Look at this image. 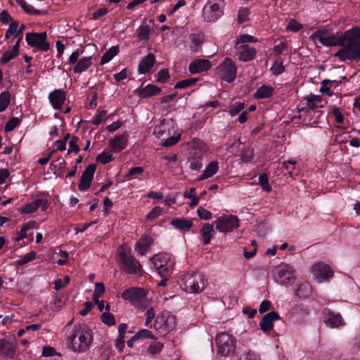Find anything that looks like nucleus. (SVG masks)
Returning <instances> with one entry per match:
<instances>
[{
	"label": "nucleus",
	"mask_w": 360,
	"mask_h": 360,
	"mask_svg": "<svg viewBox=\"0 0 360 360\" xmlns=\"http://www.w3.org/2000/svg\"><path fill=\"white\" fill-rule=\"evenodd\" d=\"M312 38L326 46H336L342 42V48L335 55L342 61L360 60V27L346 31L341 41L335 35L323 30L314 32Z\"/></svg>",
	"instance_id": "obj_1"
},
{
	"label": "nucleus",
	"mask_w": 360,
	"mask_h": 360,
	"mask_svg": "<svg viewBox=\"0 0 360 360\" xmlns=\"http://www.w3.org/2000/svg\"><path fill=\"white\" fill-rule=\"evenodd\" d=\"M92 330L85 324L75 326L71 335L68 338V347L75 353H83L91 347L93 342Z\"/></svg>",
	"instance_id": "obj_2"
},
{
	"label": "nucleus",
	"mask_w": 360,
	"mask_h": 360,
	"mask_svg": "<svg viewBox=\"0 0 360 360\" xmlns=\"http://www.w3.org/2000/svg\"><path fill=\"white\" fill-rule=\"evenodd\" d=\"M153 134L164 142L165 147L176 144L181 139V134L177 132V124L173 119H163L156 125Z\"/></svg>",
	"instance_id": "obj_3"
},
{
	"label": "nucleus",
	"mask_w": 360,
	"mask_h": 360,
	"mask_svg": "<svg viewBox=\"0 0 360 360\" xmlns=\"http://www.w3.org/2000/svg\"><path fill=\"white\" fill-rule=\"evenodd\" d=\"M272 278L278 285L290 286L296 279L295 270L290 264L281 263L273 269Z\"/></svg>",
	"instance_id": "obj_4"
},
{
	"label": "nucleus",
	"mask_w": 360,
	"mask_h": 360,
	"mask_svg": "<svg viewBox=\"0 0 360 360\" xmlns=\"http://www.w3.org/2000/svg\"><path fill=\"white\" fill-rule=\"evenodd\" d=\"M215 344L217 355L228 357L236 351V339L229 333L220 332L216 335Z\"/></svg>",
	"instance_id": "obj_5"
},
{
	"label": "nucleus",
	"mask_w": 360,
	"mask_h": 360,
	"mask_svg": "<svg viewBox=\"0 0 360 360\" xmlns=\"http://www.w3.org/2000/svg\"><path fill=\"white\" fill-rule=\"evenodd\" d=\"M179 285L188 293H198L205 289L206 281L200 274H186L181 278Z\"/></svg>",
	"instance_id": "obj_6"
},
{
	"label": "nucleus",
	"mask_w": 360,
	"mask_h": 360,
	"mask_svg": "<svg viewBox=\"0 0 360 360\" xmlns=\"http://www.w3.org/2000/svg\"><path fill=\"white\" fill-rule=\"evenodd\" d=\"M124 300H129L136 308L146 309L151 306V299L147 297V292L141 288L125 290L122 295Z\"/></svg>",
	"instance_id": "obj_7"
},
{
	"label": "nucleus",
	"mask_w": 360,
	"mask_h": 360,
	"mask_svg": "<svg viewBox=\"0 0 360 360\" xmlns=\"http://www.w3.org/2000/svg\"><path fill=\"white\" fill-rule=\"evenodd\" d=\"M224 14L222 0H208L202 8V18L207 22H214Z\"/></svg>",
	"instance_id": "obj_8"
},
{
	"label": "nucleus",
	"mask_w": 360,
	"mask_h": 360,
	"mask_svg": "<svg viewBox=\"0 0 360 360\" xmlns=\"http://www.w3.org/2000/svg\"><path fill=\"white\" fill-rule=\"evenodd\" d=\"M153 326L157 333L165 335L175 328V316L169 311H164L156 316Z\"/></svg>",
	"instance_id": "obj_9"
},
{
	"label": "nucleus",
	"mask_w": 360,
	"mask_h": 360,
	"mask_svg": "<svg viewBox=\"0 0 360 360\" xmlns=\"http://www.w3.org/2000/svg\"><path fill=\"white\" fill-rule=\"evenodd\" d=\"M84 53V49H77L69 56L68 63L74 65L72 70L75 74H81L87 70L92 65V56H84L79 59Z\"/></svg>",
	"instance_id": "obj_10"
},
{
	"label": "nucleus",
	"mask_w": 360,
	"mask_h": 360,
	"mask_svg": "<svg viewBox=\"0 0 360 360\" xmlns=\"http://www.w3.org/2000/svg\"><path fill=\"white\" fill-rule=\"evenodd\" d=\"M237 68L229 58H225L216 68L217 75L226 82H233L236 77Z\"/></svg>",
	"instance_id": "obj_11"
},
{
	"label": "nucleus",
	"mask_w": 360,
	"mask_h": 360,
	"mask_svg": "<svg viewBox=\"0 0 360 360\" xmlns=\"http://www.w3.org/2000/svg\"><path fill=\"white\" fill-rule=\"evenodd\" d=\"M151 262L160 276L166 277L172 273L173 262L171 261L169 255L166 253L155 255L151 259Z\"/></svg>",
	"instance_id": "obj_12"
},
{
	"label": "nucleus",
	"mask_w": 360,
	"mask_h": 360,
	"mask_svg": "<svg viewBox=\"0 0 360 360\" xmlns=\"http://www.w3.org/2000/svg\"><path fill=\"white\" fill-rule=\"evenodd\" d=\"M216 229L220 233L231 232L239 226V219L234 215H222L214 221Z\"/></svg>",
	"instance_id": "obj_13"
},
{
	"label": "nucleus",
	"mask_w": 360,
	"mask_h": 360,
	"mask_svg": "<svg viewBox=\"0 0 360 360\" xmlns=\"http://www.w3.org/2000/svg\"><path fill=\"white\" fill-rule=\"evenodd\" d=\"M120 257L123 264V269L127 274H140L141 266L139 262L127 252L123 247L119 248Z\"/></svg>",
	"instance_id": "obj_14"
},
{
	"label": "nucleus",
	"mask_w": 360,
	"mask_h": 360,
	"mask_svg": "<svg viewBox=\"0 0 360 360\" xmlns=\"http://www.w3.org/2000/svg\"><path fill=\"white\" fill-rule=\"evenodd\" d=\"M46 32H29L25 35V40L28 45L41 51H47L49 44L46 41Z\"/></svg>",
	"instance_id": "obj_15"
},
{
	"label": "nucleus",
	"mask_w": 360,
	"mask_h": 360,
	"mask_svg": "<svg viewBox=\"0 0 360 360\" xmlns=\"http://www.w3.org/2000/svg\"><path fill=\"white\" fill-rule=\"evenodd\" d=\"M311 273L313 278L319 283L326 281L333 276V271L330 266L323 263L313 265Z\"/></svg>",
	"instance_id": "obj_16"
},
{
	"label": "nucleus",
	"mask_w": 360,
	"mask_h": 360,
	"mask_svg": "<svg viewBox=\"0 0 360 360\" xmlns=\"http://www.w3.org/2000/svg\"><path fill=\"white\" fill-rule=\"evenodd\" d=\"M47 207V200L44 198H39L22 205L20 209V212L23 214H32L39 209L44 212L46 210Z\"/></svg>",
	"instance_id": "obj_17"
},
{
	"label": "nucleus",
	"mask_w": 360,
	"mask_h": 360,
	"mask_svg": "<svg viewBox=\"0 0 360 360\" xmlns=\"http://www.w3.org/2000/svg\"><path fill=\"white\" fill-rule=\"evenodd\" d=\"M128 134L127 133L115 136L108 141V147L112 153H119L124 150L128 143Z\"/></svg>",
	"instance_id": "obj_18"
},
{
	"label": "nucleus",
	"mask_w": 360,
	"mask_h": 360,
	"mask_svg": "<svg viewBox=\"0 0 360 360\" xmlns=\"http://www.w3.org/2000/svg\"><path fill=\"white\" fill-rule=\"evenodd\" d=\"M96 166L94 164L89 165L83 172L80 179L79 188L80 191H86L91 186L94 173L96 172Z\"/></svg>",
	"instance_id": "obj_19"
},
{
	"label": "nucleus",
	"mask_w": 360,
	"mask_h": 360,
	"mask_svg": "<svg viewBox=\"0 0 360 360\" xmlns=\"http://www.w3.org/2000/svg\"><path fill=\"white\" fill-rule=\"evenodd\" d=\"M49 102L55 110H60L65 103V92L60 89H55L49 94Z\"/></svg>",
	"instance_id": "obj_20"
},
{
	"label": "nucleus",
	"mask_w": 360,
	"mask_h": 360,
	"mask_svg": "<svg viewBox=\"0 0 360 360\" xmlns=\"http://www.w3.org/2000/svg\"><path fill=\"white\" fill-rule=\"evenodd\" d=\"M236 55L240 60L247 62L252 60L255 58L256 50L254 47L249 45H241L236 48Z\"/></svg>",
	"instance_id": "obj_21"
},
{
	"label": "nucleus",
	"mask_w": 360,
	"mask_h": 360,
	"mask_svg": "<svg viewBox=\"0 0 360 360\" xmlns=\"http://www.w3.org/2000/svg\"><path fill=\"white\" fill-rule=\"evenodd\" d=\"M212 67L209 60L205 58H199L193 60L189 66L188 70L191 74H198L204 71H207Z\"/></svg>",
	"instance_id": "obj_22"
},
{
	"label": "nucleus",
	"mask_w": 360,
	"mask_h": 360,
	"mask_svg": "<svg viewBox=\"0 0 360 360\" xmlns=\"http://www.w3.org/2000/svg\"><path fill=\"white\" fill-rule=\"evenodd\" d=\"M279 319L278 314L275 311L266 314L262 319L259 326L264 333H269L274 327L275 321Z\"/></svg>",
	"instance_id": "obj_23"
},
{
	"label": "nucleus",
	"mask_w": 360,
	"mask_h": 360,
	"mask_svg": "<svg viewBox=\"0 0 360 360\" xmlns=\"http://www.w3.org/2000/svg\"><path fill=\"white\" fill-rule=\"evenodd\" d=\"M16 345L14 342L5 339H0V355L10 359L13 358L15 353Z\"/></svg>",
	"instance_id": "obj_24"
},
{
	"label": "nucleus",
	"mask_w": 360,
	"mask_h": 360,
	"mask_svg": "<svg viewBox=\"0 0 360 360\" xmlns=\"http://www.w3.org/2000/svg\"><path fill=\"white\" fill-rule=\"evenodd\" d=\"M153 242V238L150 236H143L136 243L135 250L139 255H143L148 250L150 245Z\"/></svg>",
	"instance_id": "obj_25"
},
{
	"label": "nucleus",
	"mask_w": 360,
	"mask_h": 360,
	"mask_svg": "<svg viewBox=\"0 0 360 360\" xmlns=\"http://www.w3.org/2000/svg\"><path fill=\"white\" fill-rule=\"evenodd\" d=\"M200 235L203 244L208 245L215 235L213 224H205L200 230Z\"/></svg>",
	"instance_id": "obj_26"
},
{
	"label": "nucleus",
	"mask_w": 360,
	"mask_h": 360,
	"mask_svg": "<svg viewBox=\"0 0 360 360\" xmlns=\"http://www.w3.org/2000/svg\"><path fill=\"white\" fill-rule=\"evenodd\" d=\"M219 170V162L216 160L210 162L205 168L202 174L198 177V181H202L213 176Z\"/></svg>",
	"instance_id": "obj_27"
},
{
	"label": "nucleus",
	"mask_w": 360,
	"mask_h": 360,
	"mask_svg": "<svg viewBox=\"0 0 360 360\" xmlns=\"http://www.w3.org/2000/svg\"><path fill=\"white\" fill-rule=\"evenodd\" d=\"M154 63V56L151 53L148 54L141 60L139 65V72L140 74H146L148 72L153 68Z\"/></svg>",
	"instance_id": "obj_28"
},
{
	"label": "nucleus",
	"mask_w": 360,
	"mask_h": 360,
	"mask_svg": "<svg viewBox=\"0 0 360 360\" xmlns=\"http://www.w3.org/2000/svg\"><path fill=\"white\" fill-rule=\"evenodd\" d=\"M170 224L174 228L180 231H188L193 225L191 220L184 218L174 219Z\"/></svg>",
	"instance_id": "obj_29"
},
{
	"label": "nucleus",
	"mask_w": 360,
	"mask_h": 360,
	"mask_svg": "<svg viewBox=\"0 0 360 360\" xmlns=\"http://www.w3.org/2000/svg\"><path fill=\"white\" fill-rule=\"evenodd\" d=\"M306 107L309 110L323 108L322 97L319 95H310L305 97Z\"/></svg>",
	"instance_id": "obj_30"
},
{
	"label": "nucleus",
	"mask_w": 360,
	"mask_h": 360,
	"mask_svg": "<svg viewBox=\"0 0 360 360\" xmlns=\"http://www.w3.org/2000/svg\"><path fill=\"white\" fill-rule=\"evenodd\" d=\"M325 323L328 326L333 328L344 325L342 316L339 314H329L325 318Z\"/></svg>",
	"instance_id": "obj_31"
},
{
	"label": "nucleus",
	"mask_w": 360,
	"mask_h": 360,
	"mask_svg": "<svg viewBox=\"0 0 360 360\" xmlns=\"http://www.w3.org/2000/svg\"><path fill=\"white\" fill-rule=\"evenodd\" d=\"M37 227V223L34 221H29L24 224L21 227L19 232L17 233V236L15 238V241H20L27 238V232L30 229H35Z\"/></svg>",
	"instance_id": "obj_32"
},
{
	"label": "nucleus",
	"mask_w": 360,
	"mask_h": 360,
	"mask_svg": "<svg viewBox=\"0 0 360 360\" xmlns=\"http://www.w3.org/2000/svg\"><path fill=\"white\" fill-rule=\"evenodd\" d=\"M274 89L271 86L262 85L255 93V97L257 99L267 98L272 96Z\"/></svg>",
	"instance_id": "obj_33"
},
{
	"label": "nucleus",
	"mask_w": 360,
	"mask_h": 360,
	"mask_svg": "<svg viewBox=\"0 0 360 360\" xmlns=\"http://www.w3.org/2000/svg\"><path fill=\"white\" fill-rule=\"evenodd\" d=\"M120 48L118 46L110 47L101 57L100 65H103L109 63L119 53Z\"/></svg>",
	"instance_id": "obj_34"
},
{
	"label": "nucleus",
	"mask_w": 360,
	"mask_h": 360,
	"mask_svg": "<svg viewBox=\"0 0 360 360\" xmlns=\"http://www.w3.org/2000/svg\"><path fill=\"white\" fill-rule=\"evenodd\" d=\"M16 2L28 14L39 15L43 13V11L34 8L32 5L27 4L25 0H16Z\"/></svg>",
	"instance_id": "obj_35"
},
{
	"label": "nucleus",
	"mask_w": 360,
	"mask_h": 360,
	"mask_svg": "<svg viewBox=\"0 0 360 360\" xmlns=\"http://www.w3.org/2000/svg\"><path fill=\"white\" fill-rule=\"evenodd\" d=\"M160 91L161 89L155 85L148 84L141 91L140 95L143 98H146L158 94Z\"/></svg>",
	"instance_id": "obj_36"
},
{
	"label": "nucleus",
	"mask_w": 360,
	"mask_h": 360,
	"mask_svg": "<svg viewBox=\"0 0 360 360\" xmlns=\"http://www.w3.org/2000/svg\"><path fill=\"white\" fill-rule=\"evenodd\" d=\"M11 103V93L8 91L0 94V112H4Z\"/></svg>",
	"instance_id": "obj_37"
},
{
	"label": "nucleus",
	"mask_w": 360,
	"mask_h": 360,
	"mask_svg": "<svg viewBox=\"0 0 360 360\" xmlns=\"http://www.w3.org/2000/svg\"><path fill=\"white\" fill-rule=\"evenodd\" d=\"M311 293V286L309 283L303 282L296 290V295L300 297H306Z\"/></svg>",
	"instance_id": "obj_38"
},
{
	"label": "nucleus",
	"mask_w": 360,
	"mask_h": 360,
	"mask_svg": "<svg viewBox=\"0 0 360 360\" xmlns=\"http://www.w3.org/2000/svg\"><path fill=\"white\" fill-rule=\"evenodd\" d=\"M19 52L17 51L16 47H11V49L7 50L1 56L0 60L2 63H6L18 55Z\"/></svg>",
	"instance_id": "obj_39"
},
{
	"label": "nucleus",
	"mask_w": 360,
	"mask_h": 360,
	"mask_svg": "<svg viewBox=\"0 0 360 360\" xmlns=\"http://www.w3.org/2000/svg\"><path fill=\"white\" fill-rule=\"evenodd\" d=\"M96 161L103 165L108 164L112 162L114 158L111 154V151L103 150L102 153L98 154L96 158Z\"/></svg>",
	"instance_id": "obj_40"
},
{
	"label": "nucleus",
	"mask_w": 360,
	"mask_h": 360,
	"mask_svg": "<svg viewBox=\"0 0 360 360\" xmlns=\"http://www.w3.org/2000/svg\"><path fill=\"white\" fill-rule=\"evenodd\" d=\"M36 252L34 251H30V252L21 256L18 260L15 261L17 265L22 266L28 262L34 260L36 258Z\"/></svg>",
	"instance_id": "obj_41"
},
{
	"label": "nucleus",
	"mask_w": 360,
	"mask_h": 360,
	"mask_svg": "<svg viewBox=\"0 0 360 360\" xmlns=\"http://www.w3.org/2000/svg\"><path fill=\"white\" fill-rule=\"evenodd\" d=\"M144 316H146V321H145V326L151 328L152 327V321L155 319V311L153 307H150L149 308L146 309V311L144 314Z\"/></svg>",
	"instance_id": "obj_42"
},
{
	"label": "nucleus",
	"mask_w": 360,
	"mask_h": 360,
	"mask_svg": "<svg viewBox=\"0 0 360 360\" xmlns=\"http://www.w3.org/2000/svg\"><path fill=\"white\" fill-rule=\"evenodd\" d=\"M244 102H237L230 106L229 113L231 117H234L240 113L245 108Z\"/></svg>",
	"instance_id": "obj_43"
},
{
	"label": "nucleus",
	"mask_w": 360,
	"mask_h": 360,
	"mask_svg": "<svg viewBox=\"0 0 360 360\" xmlns=\"http://www.w3.org/2000/svg\"><path fill=\"white\" fill-rule=\"evenodd\" d=\"M198 79L197 78H190L187 79H184L178 82L175 86V89H185L188 86H191L195 84L197 82Z\"/></svg>",
	"instance_id": "obj_44"
},
{
	"label": "nucleus",
	"mask_w": 360,
	"mask_h": 360,
	"mask_svg": "<svg viewBox=\"0 0 360 360\" xmlns=\"http://www.w3.org/2000/svg\"><path fill=\"white\" fill-rule=\"evenodd\" d=\"M163 208L159 206L154 207L147 214V220H153L163 214Z\"/></svg>",
	"instance_id": "obj_45"
},
{
	"label": "nucleus",
	"mask_w": 360,
	"mask_h": 360,
	"mask_svg": "<svg viewBox=\"0 0 360 360\" xmlns=\"http://www.w3.org/2000/svg\"><path fill=\"white\" fill-rule=\"evenodd\" d=\"M102 322L107 326H114L115 324V317L110 312H104L101 316Z\"/></svg>",
	"instance_id": "obj_46"
},
{
	"label": "nucleus",
	"mask_w": 360,
	"mask_h": 360,
	"mask_svg": "<svg viewBox=\"0 0 360 360\" xmlns=\"http://www.w3.org/2000/svg\"><path fill=\"white\" fill-rule=\"evenodd\" d=\"M19 24L17 21H13L9 25L5 34V39H9L13 36L15 37L16 30L18 28Z\"/></svg>",
	"instance_id": "obj_47"
},
{
	"label": "nucleus",
	"mask_w": 360,
	"mask_h": 360,
	"mask_svg": "<svg viewBox=\"0 0 360 360\" xmlns=\"http://www.w3.org/2000/svg\"><path fill=\"white\" fill-rule=\"evenodd\" d=\"M259 184L264 191L270 192L271 190V186L269 184L268 176L266 174H262L259 177Z\"/></svg>",
	"instance_id": "obj_48"
},
{
	"label": "nucleus",
	"mask_w": 360,
	"mask_h": 360,
	"mask_svg": "<svg viewBox=\"0 0 360 360\" xmlns=\"http://www.w3.org/2000/svg\"><path fill=\"white\" fill-rule=\"evenodd\" d=\"M105 291V286L103 283H96L93 295V300L98 301V299L103 294Z\"/></svg>",
	"instance_id": "obj_49"
},
{
	"label": "nucleus",
	"mask_w": 360,
	"mask_h": 360,
	"mask_svg": "<svg viewBox=\"0 0 360 360\" xmlns=\"http://www.w3.org/2000/svg\"><path fill=\"white\" fill-rule=\"evenodd\" d=\"M303 27L302 25L295 19H291L286 26V30L292 32H298Z\"/></svg>",
	"instance_id": "obj_50"
},
{
	"label": "nucleus",
	"mask_w": 360,
	"mask_h": 360,
	"mask_svg": "<svg viewBox=\"0 0 360 360\" xmlns=\"http://www.w3.org/2000/svg\"><path fill=\"white\" fill-rule=\"evenodd\" d=\"M150 27L148 26L140 27L138 32V38L140 40H148L150 36Z\"/></svg>",
	"instance_id": "obj_51"
},
{
	"label": "nucleus",
	"mask_w": 360,
	"mask_h": 360,
	"mask_svg": "<svg viewBox=\"0 0 360 360\" xmlns=\"http://www.w3.org/2000/svg\"><path fill=\"white\" fill-rule=\"evenodd\" d=\"M106 120V111L101 110L98 112L93 118L91 122L94 125H98Z\"/></svg>",
	"instance_id": "obj_52"
},
{
	"label": "nucleus",
	"mask_w": 360,
	"mask_h": 360,
	"mask_svg": "<svg viewBox=\"0 0 360 360\" xmlns=\"http://www.w3.org/2000/svg\"><path fill=\"white\" fill-rule=\"evenodd\" d=\"M250 10L248 8H240L238 13V21L240 23L245 22L248 19Z\"/></svg>",
	"instance_id": "obj_53"
},
{
	"label": "nucleus",
	"mask_w": 360,
	"mask_h": 360,
	"mask_svg": "<svg viewBox=\"0 0 360 360\" xmlns=\"http://www.w3.org/2000/svg\"><path fill=\"white\" fill-rule=\"evenodd\" d=\"M19 124L20 120L18 117H12L6 122L5 125V130L6 131H11Z\"/></svg>",
	"instance_id": "obj_54"
},
{
	"label": "nucleus",
	"mask_w": 360,
	"mask_h": 360,
	"mask_svg": "<svg viewBox=\"0 0 360 360\" xmlns=\"http://www.w3.org/2000/svg\"><path fill=\"white\" fill-rule=\"evenodd\" d=\"M197 214H198V216L201 219H203V220H208V219H210L212 217V213L209 210L205 209L204 207H202L201 206L198 208Z\"/></svg>",
	"instance_id": "obj_55"
},
{
	"label": "nucleus",
	"mask_w": 360,
	"mask_h": 360,
	"mask_svg": "<svg viewBox=\"0 0 360 360\" xmlns=\"http://www.w3.org/2000/svg\"><path fill=\"white\" fill-rule=\"evenodd\" d=\"M163 348V344L160 342H154L148 347V352L151 354H158L162 351Z\"/></svg>",
	"instance_id": "obj_56"
},
{
	"label": "nucleus",
	"mask_w": 360,
	"mask_h": 360,
	"mask_svg": "<svg viewBox=\"0 0 360 360\" xmlns=\"http://www.w3.org/2000/svg\"><path fill=\"white\" fill-rule=\"evenodd\" d=\"M240 360H261V359L259 354L252 351H248L242 355Z\"/></svg>",
	"instance_id": "obj_57"
},
{
	"label": "nucleus",
	"mask_w": 360,
	"mask_h": 360,
	"mask_svg": "<svg viewBox=\"0 0 360 360\" xmlns=\"http://www.w3.org/2000/svg\"><path fill=\"white\" fill-rule=\"evenodd\" d=\"M330 113L334 116L336 122L342 124L344 122V116L340 112V108L338 107H333L331 110Z\"/></svg>",
	"instance_id": "obj_58"
},
{
	"label": "nucleus",
	"mask_w": 360,
	"mask_h": 360,
	"mask_svg": "<svg viewBox=\"0 0 360 360\" xmlns=\"http://www.w3.org/2000/svg\"><path fill=\"white\" fill-rule=\"evenodd\" d=\"M257 39L255 38L252 35H249L247 34L240 35L236 41V43L238 44L240 43L244 42H257Z\"/></svg>",
	"instance_id": "obj_59"
},
{
	"label": "nucleus",
	"mask_w": 360,
	"mask_h": 360,
	"mask_svg": "<svg viewBox=\"0 0 360 360\" xmlns=\"http://www.w3.org/2000/svg\"><path fill=\"white\" fill-rule=\"evenodd\" d=\"M157 76L158 82L165 83L169 79V74L167 69H162L159 71Z\"/></svg>",
	"instance_id": "obj_60"
},
{
	"label": "nucleus",
	"mask_w": 360,
	"mask_h": 360,
	"mask_svg": "<svg viewBox=\"0 0 360 360\" xmlns=\"http://www.w3.org/2000/svg\"><path fill=\"white\" fill-rule=\"evenodd\" d=\"M136 335L138 338H148V339H154L155 336L153 335L152 332L149 331L147 329H142L139 330Z\"/></svg>",
	"instance_id": "obj_61"
},
{
	"label": "nucleus",
	"mask_w": 360,
	"mask_h": 360,
	"mask_svg": "<svg viewBox=\"0 0 360 360\" xmlns=\"http://www.w3.org/2000/svg\"><path fill=\"white\" fill-rule=\"evenodd\" d=\"M129 75V71L127 68L122 70L120 72L114 75V78L116 82H121L125 79Z\"/></svg>",
	"instance_id": "obj_62"
},
{
	"label": "nucleus",
	"mask_w": 360,
	"mask_h": 360,
	"mask_svg": "<svg viewBox=\"0 0 360 360\" xmlns=\"http://www.w3.org/2000/svg\"><path fill=\"white\" fill-rule=\"evenodd\" d=\"M56 354V349L52 347H44L42 349L41 355L43 356H53Z\"/></svg>",
	"instance_id": "obj_63"
},
{
	"label": "nucleus",
	"mask_w": 360,
	"mask_h": 360,
	"mask_svg": "<svg viewBox=\"0 0 360 360\" xmlns=\"http://www.w3.org/2000/svg\"><path fill=\"white\" fill-rule=\"evenodd\" d=\"M0 21L4 24H8L10 21L13 22V20L6 11H3L0 13Z\"/></svg>",
	"instance_id": "obj_64"
}]
</instances>
